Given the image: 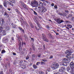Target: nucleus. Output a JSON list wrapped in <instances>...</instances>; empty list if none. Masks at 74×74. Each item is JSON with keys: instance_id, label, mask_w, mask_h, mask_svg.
<instances>
[{"instance_id": "1", "label": "nucleus", "mask_w": 74, "mask_h": 74, "mask_svg": "<svg viewBox=\"0 0 74 74\" xmlns=\"http://www.w3.org/2000/svg\"><path fill=\"white\" fill-rule=\"evenodd\" d=\"M74 51L73 50L71 49L70 51L67 50L65 52V53L67 55H66V58H69V59H71V54L72 53H73Z\"/></svg>"}, {"instance_id": "2", "label": "nucleus", "mask_w": 74, "mask_h": 74, "mask_svg": "<svg viewBox=\"0 0 74 74\" xmlns=\"http://www.w3.org/2000/svg\"><path fill=\"white\" fill-rule=\"evenodd\" d=\"M5 22L4 19L1 18V20L0 21V25H1V26L0 27V30H3L4 29V26L3 25H4Z\"/></svg>"}, {"instance_id": "3", "label": "nucleus", "mask_w": 74, "mask_h": 74, "mask_svg": "<svg viewBox=\"0 0 74 74\" xmlns=\"http://www.w3.org/2000/svg\"><path fill=\"white\" fill-rule=\"evenodd\" d=\"M55 21H56L57 23H58V24H60L61 23L64 22V21L62 20H61L60 18H58L55 19Z\"/></svg>"}, {"instance_id": "4", "label": "nucleus", "mask_w": 74, "mask_h": 74, "mask_svg": "<svg viewBox=\"0 0 74 74\" xmlns=\"http://www.w3.org/2000/svg\"><path fill=\"white\" fill-rule=\"evenodd\" d=\"M58 67H59V64L58 63L53 64V65L51 66V68L53 70H55V69L58 68Z\"/></svg>"}, {"instance_id": "5", "label": "nucleus", "mask_w": 74, "mask_h": 74, "mask_svg": "<svg viewBox=\"0 0 74 74\" xmlns=\"http://www.w3.org/2000/svg\"><path fill=\"white\" fill-rule=\"evenodd\" d=\"M31 5H32V6H33L34 7H37L38 4V2H37V1H34L33 2H31Z\"/></svg>"}, {"instance_id": "6", "label": "nucleus", "mask_w": 74, "mask_h": 74, "mask_svg": "<svg viewBox=\"0 0 74 74\" xmlns=\"http://www.w3.org/2000/svg\"><path fill=\"white\" fill-rule=\"evenodd\" d=\"M67 71L68 72L70 73H73L74 71V69L71 68L70 66H68L66 68Z\"/></svg>"}, {"instance_id": "7", "label": "nucleus", "mask_w": 74, "mask_h": 74, "mask_svg": "<svg viewBox=\"0 0 74 74\" xmlns=\"http://www.w3.org/2000/svg\"><path fill=\"white\" fill-rule=\"evenodd\" d=\"M6 34V32L4 30L0 29V36H4Z\"/></svg>"}, {"instance_id": "8", "label": "nucleus", "mask_w": 74, "mask_h": 74, "mask_svg": "<svg viewBox=\"0 0 74 74\" xmlns=\"http://www.w3.org/2000/svg\"><path fill=\"white\" fill-rule=\"evenodd\" d=\"M42 38L44 41H46V42H48L49 41L44 34H42Z\"/></svg>"}, {"instance_id": "9", "label": "nucleus", "mask_w": 74, "mask_h": 74, "mask_svg": "<svg viewBox=\"0 0 74 74\" xmlns=\"http://www.w3.org/2000/svg\"><path fill=\"white\" fill-rule=\"evenodd\" d=\"M69 66L70 67L73 69H74V63L73 62H71L70 63Z\"/></svg>"}, {"instance_id": "10", "label": "nucleus", "mask_w": 74, "mask_h": 74, "mask_svg": "<svg viewBox=\"0 0 74 74\" xmlns=\"http://www.w3.org/2000/svg\"><path fill=\"white\" fill-rule=\"evenodd\" d=\"M18 42L20 45H21V41H22V38L18 37Z\"/></svg>"}, {"instance_id": "11", "label": "nucleus", "mask_w": 74, "mask_h": 74, "mask_svg": "<svg viewBox=\"0 0 74 74\" xmlns=\"http://www.w3.org/2000/svg\"><path fill=\"white\" fill-rule=\"evenodd\" d=\"M5 27L6 28V30L7 31L10 30V27L8 26V25L7 24H6L5 25Z\"/></svg>"}, {"instance_id": "12", "label": "nucleus", "mask_w": 74, "mask_h": 74, "mask_svg": "<svg viewBox=\"0 0 74 74\" xmlns=\"http://www.w3.org/2000/svg\"><path fill=\"white\" fill-rule=\"evenodd\" d=\"M7 3H9V2L8 1H5L4 2H3V5H4L5 7H7Z\"/></svg>"}, {"instance_id": "13", "label": "nucleus", "mask_w": 74, "mask_h": 74, "mask_svg": "<svg viewBox=\"0 0 74 74\" xmlns=\"http://www.w3.org/2000/svg\"><path fill=\"white\" fill-rule=\"evenodd\" d=\"M42 8V14H43L44 12H45L47 11V9L45 7H43Z\"/></svg>"}, {"instance_id": "14", "label": "nucleus", "mask_w": 74, "mask_h": 74, "mask_svg": "<svg viewBox=\"0 0 74 74\" xmlns=\"http://www.w3.org/2000/svg\"><path fill=\"white\" fill-rule=\"evenodd\" d=\"M70 61V58H68V59H67L66 58H65L64 59L62 60V62H66V61Z\"/></svg>"}, {"instance_id": "15", "label": "nucleus", "mask_w": 74, "mask_h": 74, "mask_svg": "<svg viewBox=\"0 0 74 74\" xmlns=\"http://www.w3.org/2000/svg\"><path fill=\"white\" fill-rule=\"evenodd\" d=\"M36 24L38 26V27L40 28V29H42V27H41V25H40V23H38V22H37Z\"/></svg>"}, {"instance_id": "16", "label": "nucleus", "mask_w": 74, "mask_h": 74, "mask_svg": "<svg viewBox=\"0 0 74 74\" xmlns=\"http://www.w3.org/2000/svg\"><path fill=\"white\" fill-rule=\"evenodd\" d=\"M22 6L24 7V8L25 9V10H27V6L26 5L24 4H22Z\"/></svg>"}, {"instance_id": "17", "label": "nucleus", "mask_w": 74, "mask_h": 74, "mask_svg": "<svg viewBox=\"0 0 74 74\" xmlns=\"http://www.w3.org/2000/svg\"><path fill=\"white\" fill-rule=\"evenodd\" d=\"M62 65H63V66H67V62H62Z\"/></svg>"}, {"instance_id": "18", "label": "nucleus", "mask_w": 74, "mask_h": 74, "mask_svg": "<svg viewBox=\"0 0 74 74\" xmlns=\"http://www.w3.org/2000/svg\"><path fill=\"white\" fill-rule=\"evenodd\" d=\"M11 25H12V27H13V28H16V25L13 24V23H12Z\"/></svg>"}, {"instance_id": "19", "label": "nucleus", "mask_w": 74, "mask_h": 74, "mask_svg": "<svg viewBox=\"0 0 74 74\" xmlns=\"http://www.w3.org/2000/svg\"><path fill=\"white\" fill-rule=\"evenodd\" d=\"M35 58V55L34 54L32 55V60H34V58Z\"/></svg>"}, {"instance_id": "20", "label": "nucleus", "mask_w": 74, "mask_h": 74, "mask_svg": "<svg viewBox=\"0 0 74 74\" xmlns=\"http://www.w3.org/2000/svg\"><path fill=\"white\" fill-rule=\"evenodd\" d=\"M5 15H6V17H6V18H8V16H9L8 15V14H7V13L6 12H5V13L4 14V16H5Z\"/></svg>"}, {"instance_id": "21", "label": "nucleus", "mask_w": 74, "mask_h": 74, "mask_svg": "<svg viewBox=\"0 0 74 74\" xmlns=\"http://www.w3.org/2000/svg\"><path fill=\"white\" fill-rule=\"evenodd\" d=\"M33 67L34 69H37V66L35 64H34L33 66Z\"/></svg>"}, {"instance_id": "22", "label": "nucleus", "mask_w": 74, "mask_h": 74, "mask_svg": "<svg viewBox=\"0 0 74 74\" xmlns=\"http://www.w3.org/2000/svg\"><path fill=\"white\" fill-rule=\"evenodd\" d=\"M20 20H21V25H22V23H23V21H23V19L22 17L21 18Z\"/></svg>"}, {"instance_id": "23", "label": "nucleus", "mask_w": 74, "mask_h": 74, "mask_svg": "<svg viewBox=\"0 0 74 74\" xmlns=\"http://www.w3.org/2000/svg\"><path fill=\"white\" fill-rule=\"evenodd\" d=\"M22 24L23 25L25 24L26 26H27V25H28V24H27V23H26V22L25 21H23V23H22Z\"/></svg>"}, {"instance_id": "24", "label": "nucleus", "mask_w": 74, "mask_h": 74, "mask_svg": "<svg viewBox=\"0 0 74 74\" xmlns=\"http://www.w3.org/2000/svg\"><path fill=\"white\" fill-rule=\"evenodd\" d=\"M61 70H62V71H64L65 69V67L62 66L61 67Z\"/></svg>"}, {"instance_id": "25", "label": "nucleus", "mask_w": 74, "mask_h": 74, "mask_svg": "<svg viewBox=\"0 0 74 74\" xmlns=\"http://www.w3.org/2000/svg\"><path fill=\"white\" fill-rule=\"evenodd\" d=\"M18 28L19 29H20V30L22 32H23V33H24V30L23 29H22V28H21L20 27H19Z\"/></svg>"}, {"instance_id": "26", "label": "nucleus", "mask_w": 74, "mask_h": 74, "mask_svg": "<svg viewBox=\"0 0 74 74\" xmlns=\"http://www.w3.org/2000/svg\"><path fill=\"white\" fill-rule=\"evenodd\" d=\"M39 5H40V7H42V6H43V3H42V2H40Z\"/></svg>"}, {"instance_id": "27", "label": "nucleus", "mask_w": 74, "mask_h": 74, "mask_svg": "<svg viewBox=\"0 0 74 74\" xmlns=\"http://www.w3.org/2000/svg\"><path fill=\"white\" fill-rule=\"evenodd\" d=\"M67 16V14L65 12H64L63 14H62V16Z\"/></svg>"}, {"instance_id": "28", "label": "nucleus", "mask_w": 74, "mask_h": 74, "mask_svg": "<svg viewBox=\"0 0 74 74\" xmlns=\"http://www.w3.org/2000/svg\"><path fill=\"white\" fill-rule=\"evenodd\" d=\"M67 26H68L69 28H72V26L70 24H68L67 25Z\"/></svg>"}, {"instance_id": "29", "label": "nucleus", "mask_w": 74, "mask_h": 74, "mask_svg": "<svg viewBox=\"0 0 74 74\" xmlns=\"http://www.w3.org/2000/svg\"><path fill=\"white\" fill-rule=\"evenodd\" d=\"M48 36H49V37L51 38H52V37H53V36H52V35L51 34H48Z\"/></svg>"}, {"instance_id": "30", "label": "nucleus", "mask_w": 74, "mask_h": 74, "mask_svg": "<svg viewBox=\"0 0 74 74\" xmlns=\"http://www.w3.org/2000/svg\"><path fill=\"white\" fill-rule=\"evenodd\" d=\"M10 2L12 3H14V4L15 3V0H12V1H10Z\"/></svg>"}, {"instance_id": "31", "label": "nucleus", "mask_w": 74, "mask_h": 74, "mask_svg": "<svg viewBox=\"0 0 74 74\" xmlns=\"http://www.w3.org/2000/svg\"><path fill=\"white\" fill-rule=\"evenodd\" d=\"M4 67L5 69H7V68H8L7 64H5L4 66Z\"/></svg>"}, {"instance_id": "32", "label": "nucleus", "mask_w": 74, "mask_h": 74, "mask_svg": "<svg viewBox=\"0 0 74 74\" xmlns=\"http://www.w3.org/2000/svg\"><path fill=\"white\" fill-rule=\"evenodd\" d=\"M24 37H25V40H27L28 39V38H27V36H26V35H24Z\"/></svg>"}, {"instance_id": "33", "label": "nucleus", "mask_w": 74, "mask_h": 74, "mask_svg": "<svg viewBox=\"0 0 74 74\" xmlns=\"http://www.w3.org/2000/svg\"><path fill=\"white\" fill-rule=\"evenodd\" d=\"M65 22L66 23H70L71 22L69 21H65Z\"/></svg>"}, {"instance_id": "34", "label": "nucleus", "mask_w": 74, "mask_h": 74, "mask_svg": "<svg viewBox=\"0 0 74 74\" xmlns=\"http://www.w3.org/2000/svg\"><path fill=\"white\" fill-rule=\"evenodd\" d=\"M9 5H12V7H13V6H14V4H13L12 3H10V2H9Z\"/></svg>"}, {"instance_id": "35", "label": "nucleus", "mask_w": 74, "mask_h": 74, "mask_svg": "<svg viewBox=\"0 0 74 74\" xmlns=\"http://www.w3.org/2000/svg\"><path fill=\"white\" fill-rule=\"evenodd\" d=\"M16 12H17L18 14H19V11H18V9H16Z\"/></svg>"}, {"instance_id": "36", "label": "nucleus", "mask_w": 74, "mask_h": 74, "mask_svg": "<svg viewBox=\"0 0 74 74\" xmlns=\"http://www.w3.org/2000/svg\"><path fill=\"white\" fill-rule=\"evenodd\" d=\"M41 64H46L45 63V62H41Z\"/></svg>"}, {"instance_id": "37", "label": "nucleus", "mask_w": 74, "mask_h": 74, "mask_svg": "<svg viewBox=\"0 0 74 74\" xmlns=\"http://www.w3.org/2000/svg\"><path fill=\"white\" fill-rule=\"evenodd\" d=\"M0 74H4L3 71H0Z\"/></svg>"}, {"instance_id": "38", "label": "nucleus", "mask_w": 74, "mask_h": 74, "mask_svg": "<svg viewBox=\"0 0 74 74\" xmlns=\"http://www.w3.org/2000/svg\"><path fill=\"white\" fill-rule=\"evenodd\" d=\"M20 3H21L22 5V4H24L23 3V2L22 1H21L20 2Z\"/></svg>"}, {"instance_id": "39", "label": "nucleus", "mask_w": 74, "mask_h": 74, "mask_svg": "<svg viewBox=\"0 0 74 74\" xmlns=\"http://www.w3.org/2000/svg\"><path fill=\"white\" fill-rule=\"evenodd\" d=\"M5 41L6 42H7V41H8V39H7V38H6L5 39Z\"/></svg>"}, {"instance_id": "40", "label": "nucleus", "mask_w": 74, "mask_h": 74, "mask_svg": "<svg viewBox=\"0 0 74 74\" xmlns=\"http://www.w3.org/2000/svg\"><path fill=\"white\" fill-rule=\"evenodd\" d=\"M5 51L4 50H3L1 51V53H5Z\"/></svg>"}, {"instance_id": "41", "label": "nucleus", "mask_w": 74, "mask_h": 74, "mask_svg": "<svg viewBox=\"0 0 74 74\" xmlns=\"http://www.w3.org/2000/svg\"><path fill=\"white\" fill-rule=\"evenodd\" d=\"M30 26L31 28H34V26L32 24H31L30 25Z\"/></svg>"}, {"instance_id": "42", "label": "nucleus", "mask_w": 74, "mask_h": 74, "mask_svg": "<svg viewBox=\"0 0 74 74\" xmlns=\"http://www.w3.org/2000/svg\"><path fill=\"white\" fill-rule=\"evenodd\" d=\"M33 12H34V14H35V15H37V14L36 12H35V11H34Z\"/></svg>"}, {"instance_id": "43", "label": "nucleus", "mask_w": 74, "mask_h": 74, "mask_svg": "<svg viewBox=\"0 0 74 74\" xmlns=\"http://www.w3.org/2000/svg\"><path fill=\"white\" fill-rule=\"evenodd\" d=\"M42 60L43 61V62H46V61H47V60L45 59H42Z\"/></svg>"}, {"instance_id": "44", "label": "nucleus", "mask_w": 74, "mask_h": 74, "mask_svg": "<svg viewBox=\"0 0 74 74\" xmlns=\"http://www.w3.org/2000/svg\"><path fill=\"white\" fill-rule=\"evenodd\" d=\"M31 39L32 41H33V42H34V38H31Z\"/></svg>"}, {"instance_id": "45", "label": "nucleus", "mask_w": 74, "mask_h": 74, "mask_svg": "<svg viewBox=\"0 0 74 74\" xmlns=\"http://www.w3.org/2000/svg\"><path fill=\"white\" fill-rule=\"evenodd\" d=\"M40 74H44V73L42 71H40Z\"/></svg>"}, {"instance_id": "46", "label": "nucleus", "mask_w": 74, "mask_h": 74, "mask_svg": "<svg viewBox=\"0 0 74 74\" xmlns=\"http://www.w3.org/2000/svg\"><path fill=\"white\" fill-rule=\"evenodd\" d=\"M36 8L37 9H38H38L40 10V9H41V7H37Z\"/></svg>"}, {"instance_id": "47", "label": "nucleus", "mask_w": 74, "mask_h": 74, "mask_svg": "<svg viewBox=\"0 0 74 74\" xmlns=\"http://www.w3.org/2000/svg\"><path fill=\"white\" fill-rule=\"evenodd\" d=\"M69 17H72L73 16V15L71 14H69L68 16Z\"/></svg>"}, {"instance_id": "48", "label": "nucleus", "mask_w": 74, "mask_h": 74, "mask_svg": "<svg viewBox=\"0 0 74 74\" xmlns=\"http://www.w3.org/2000/svg\"><path fill=\"white\" fill-rule=\"evenodd\" d=\"M40 64V62H37L36 65H38V64Z\"/></svg>"}, {"instance_id": "49", "label": "nucleus", "mask_w": 74, "mask_h": 74, "mask_svg": "<svg viewBox=\"0 0 74 74\" xmlns=\"http://www.w3.org/2000/svg\"><path fill=\"white\" fill-rule=\"evenodd\" d=\"M26 60H28V59H29V57L27 56L26 57Z\"/></svg>"}, {"instance_id": "50", "label": "nucleus", "mask_w": 74, "mask_h": 74, "mask_svg": "<svg viewBox=\"0 0 74 74\" xmlns=\"http://www.w3.org/2000/svg\"><path fill=\"white\" fill-rule=\"evenodd\" d=\"M58 14L59 15H61V16H63V14L61 13H59Z\"/></svg>"}, {"instance_id": "51", "label": "nucleus", "mask_w": 74, "mask_h": 74, "mask_svg": "<svg viewBox=\"0 0 74 74\" xmlns=\"http://www.w3.org/2000/svg\"><path fill=\"white\" fill-rule=\"evenodd\" d=\"M32 49L33 50V51H35V47H33V46L32 47Z\"/></svg>"}, {"instance_id": "52", "label": "nucleus", "mask_w": 74, "mask_h": 74, "mask_svg": "<svg viewBox=\"0 0 74 74\" xmlns=\"http://www.w3.org/2000/svg\"><path fill=\"white\" fill-rule=\"evenodd\" d=\"M1 8H3V6H2V5H0V9H1Z\"/></svg>"}, {"instance_id": "53", "label": "nucleus", "mask_w": 74, "mask_h": 74, "mask_svg": "<svg viewBox=\"0 0 74 74\" xmlns=\"http://www.w3.org/2000/svg\"><path fill=\"white\" fill-rule=\"evenodd\" d=\"M10 67H11V66L10 65V64H8V68H10Z\"/></svg>"}, {"instance_id": "54", "label": "nucleus", "mask_w": 74, "mask_h": 74, "mask_svg": "<svg viewBox=\"0 0 74 74\" xmlns=\"http://www.w3.org/2000/svg\"><path fill=\"white\" fill-rule=\"evenodd\" d=\"M54 8H56V9H57L58 8L57 7V6L55 5L54 6Z\"/></svg>"}, {"instance_id": "55", "label": "nucleus", "mask_w": 74, "mask_h": 74, "mask_svg": "<svg viewBox=\"0 0 74 74\" xmlns=\"http://www.w3.org/2000/svg\"><path fill=\"white\" fill-rule=\"evenodd\" d=\"M46 27L47 29H49V27L48 25H46Z\"/></svg>"}, {"instance_id": "56", "label": "nucleus", "mask_w": 74, "mask_h": 74, "mask_svg": "<svg viewBox=\"0 0 74 74\" xmlns=\"http://www.w3.org/2000/svg\"><path fill=\"white\" fill-rule=\"evenodd\" d=\"M19 51H22V49L21 48V47H19Z\"/></svg>"}, {"instance_id": "57", "label": "nucleus", "mask_w": 74, "mask_h": 74, "mask_svg": "<svg viewBox=\"0 0 74 74\" xmlns=\"http://www.w3.org/2000/svg\"><path fill=\"white\" fill-rule=\"evenodd\" d=\"M65 12H66L67 14H68V13H69V11L67 10H65Z\"/></svg>"}, {"instance_id": "58", "label": "nucleus", "mask_w": 74, "mask_h": 74, "mask_svg": "<svg viewBox=\"0 0 74 74\" xmlns=\"http://www.w3.org/2000/svg\"><path fill=\"white\" fill-rule=\"evenodd\" d=\"M37 31L38 32H39V30H40V29H36Z\"/></svg>"}, {"instance_id": "59", "label": "nucleus", "mask_w": 74, "mask_h": 74, "mask_svg": "<svg viewBox=\"0 0 74 74\" xmlns=\"http://www.w3.org/2000/svg\"><path fill=\"white\" fill-rule=\"evenodd\" d=\"M38 57H40V56H41V55H40V54H38Z\"/></svg>"}, {"instance_id": "60", "label": "nucleus", "mask_w": 74, "mask_h": 74, "mask_svg": "<svg viewBox=\"0 0 74 74\" xmlns=\"http://www.w3.org/2000/svg\"><path fill=\"white\" fill-rule=\"evenodd\" d=\"M72 21H74V17H72Z\"/></svg>"}, {"instance_id": "61", "label": "nucleus", "mask_w": 74, "mask_h": 74, "mask_svg": "<svg viewBox=\"0 0 74 74\" xmlns=\"http://www.w3.org/2000/svg\"><path fill=\"white\" fill-rule=\"evenodd\" d=\"M23 62V61L22 60H21L20 62V63H21Z\"/></svg>"}, {"instance_id": "62", "label": "nucleus", "mask_w": 74, "mask_h": 74, "mask_svg": "<svg viewBox=\"0 0 74 74\" xmlns=\"http://www.w3.org/2000/svg\"><path fill=\"white\" fill-rule=\"evenodd\" d=\"M66 28L68 30H70V29H69V27H66Z\"/></svg>"}, {"instance_id": "63", "label": "nucleus", "mask_w": 74, "mask_h": 74, "mask_svg": "<svg viewBox=\"0 0 74 74\" xmlns=\"http://www.w3.org/2000/svg\"><path fill=\"white\" fill-rule=\"evenodd\" d=\"M13 55H16V54L15 53H13Z\"/></svg>"}, {"instance_id": "64", "label": "nucleus", "mask_w": 74, "mask_h": 74, "mask_svg": "<svg viewBox=\"0 0 74 74\" xmlns=\"http://www.w3.org/2000/svg\"><path fill=\"white\" fill-rule=\"evenodd\" d=\"M54 74H60V73H59L58 72V73H54Z\"/></svg>"}]
</instances>
